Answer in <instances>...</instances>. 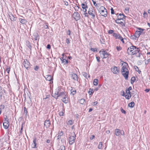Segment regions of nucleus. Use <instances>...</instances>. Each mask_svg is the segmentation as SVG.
Instances as JSON below:
<instances>
[{
    "label": "nucleus",
    "mask_w": 150,
    "mask_h": 150,
    "mask_svg": "<svg viewBox=\"0 0 150 150\" xmlns=\"http://www.w3.org/2000/svg\"><path fill=\"white\" fill-rule=\"evenodd\" d=\"M135 80V78L134 77H132L131 79V83H133Z\"/></svg>",
    "instance_id": "obj_43"
},
{
    "label": "nucleus",
    "mask_w": 150,
    "mask_h": 150,
    "mask_svg": "<svg viewBox=\"0 0 150 150\" xmlns=\"http://www.w3.org/2000/svg\"><path fill=\"white\" fill-rule=\"evenodd\" d=\"M96 59H97V61H98V62H100V58L99 57H96Z\"/></svg>",
    "instance_id": "obj_61"
},
{
    "label": "nucleus",
    "mask_w": 150,
    "mask_h": 150,
    "mask_svg": "<svg viewBox=\"0 0 150 150\" xmlns=\"http://www.w3.org/2000/svg\"><path fill=\"white\" fill-rule=\"evenodd\" d=\"M76 135L74 132L71 133L69 135V143L72 144L75 142L76 139Z\"/></svg>",
    "instance_id": "obj_4"
},
{
    "label": "nucleus",
    "mask_w": 150,
    "mask_h": 150,
    "mask_svg": "<svg viewBox=\"0 0 150 150\" xmlns=\"http://www.w3.org/2000/svg\"><path fill=\"white\" fill-rule=\"evenodd\" d=\"M93 2L94 5V6H95L96 7H97V4L96 3V2L95 1H93Z\"/></svg>",
    "instance_id": "obj_59"
},
{
    "label": "nucleus",
    "mask_w": 150,
    "mask_h": 150,
    "mask_svg": "<svg viewBox=\"0 0 150 150\" xmlns=\"http://www.w3.org/2000/svg\"><path fill=\"white\" fill-rule=\"evenodd\" d=\"M115 134L117 136H124V132L122 130L116 129L115 130Z\"/></svg>",
    "instance_id": "obj_7"
},
{
    "label": "nucleus",
    "mask_w": 150,
    "mask_h": 150,
    "mask_svg": "<svg viewBox=\"0 0 150 150\" xmlns=\"http://www.w3.org/2000/svg\"><path fill=\"white\" fill-rule=\"evenodd\" d=\"M63 132L62 131L58 133L57 136H56L55 138L58 140L60 139L63 136Z\"/></svg>",
    "instance_id": "obj_15"
},
{
    "label": "nucleus",
    "mask_w": 150,
    "mask_h": 150,
    "mask_svg": "<svg viewBox=\"0 0 150 150\" xmlns=\"http://www.w3.org/2000/svg\"><path fill=\"white\" fill-rule=\"evenodd\" d=\"M32 38L35 40L37 39L38 38V34L36 33H33V35L32 36Z\"/></svg>",
    "instance_id": "obj_20"
},
{
    "label": "nucleus",
    "mask_w": 150,
    "mask_h": 150,
    "mask_svg": "<svg viewBox=\"0 0 150 150\" xmlns=\"http://www.w3.org/2000/svg\"><path fill=\"white\" fill-rule=\"evenodd\" d=\"M64 111H62L59 112V115L60 116H63L64 115Z\"/></svg>",
    "instance_id": "obj_39"
},
{
    "label": "nucleus",
    "mask_w": 150,
    "mask_h": 150,
    "mask_svg": "<svg viewBox=\"0 0 150 150\" xmlns=\"http://www.w3.org/2000/svg\"><path fill=\"white\" fill-rule=\"evenodd\" d=\"M47 48L48 49H50V45H47Z\"/></svg>",
    "instance_id": "obj_62"
},
{
    "label": "nucleus",
    "mask_w": 150,
    "mask_h": 150,
    "mask_svg": "<svg viewBox=\"0 0 150 150\" xmlns=\"http://www.w3.org/2000/svg\"><path fill=\"white\" fill-rule=\"evenodd\" d=\"M89 14L92 16V18H94L95 17V11L92 8H89L88 11Z\"/></svg>",
    "instance_id": "obj_11"
},
{
    "label": "nucleus",
    "mask_w": 150,
    "mask_h": 150,
    "mask_svg": "<svg viewBox=\"0 0 150 150\" xmlns=\"http://www.w3.org/2000/svg\"><path fill=\"white\" fill-rule=\"evenodd\" d=\"M79 7L78 6H75V9L76 10L78 11V9H79Z\"/></svg>",
    "instance_id": "obj_57"
},
{
    "label": "nucleus",
    "mask_w": 150,
    "mask_h": 150,
    "mask_svg": "<svg viewBox=\"0 0 150 150\" xmlns=\"http://www.w3.org/2000/svg\"><path fill=\"white\" fill-rule=\"evenodd\" d=\"M121 92L122 95L125 96V93L123 91H122Z\"/></svg>",
    "instance_id": "obj_49"
},
{
    "label": "nucleus",
    "mask_w": 150,
    "mask_h": 150,
    "mask_svg": "<svg viewBox=\"0 0 150 150\" xmlns=\"http://www.w3.org/2000/svg\"><path fill=\"white\" fill-rule=\"evenodd\" d=\"M139 50L136 47L132 46L129 47L127 50V53L129 54L134 55L138 53Z\"/></svg>",
    "instance_id": "obj_1"
},
{
    "label": "nucleus",
    "mask_w": 150,
    "mask_h": 150,
    "mask_svg": "<svg viewBox=\"0 0 150 150\" xmlns=\"http://www.w3.org/2000/svg\"><path fill=\"white\" fill-rule=\"evenodd\" d=\"M2 91L1 87L0 86V97H1L2 96Z\"/></svg>",
    "instance_id": "obj_41"
},
{
    "label": "nucleus",
    "mask_w": 150,
    "mask_h": 150,
    "mask_svg": "<svg viewBox=\"0 0 150 150\" xmlns=\"http://www.w3.org/2000/svg\"><path fill=\"white\" fill-rule=\"evenodd\" d=\"M79 102L81 104H83L85 102V100L84 99H81L79 100Z\"/></svg>",
    "instance_id": "obj_35"
},
{
    "label": "nucleus",
    "mask_w": 150,
    "mask_h": 150,
    "mask_svg": "<svg viewBox=\"0 0 150 150\" xmlns=\"http://www.w3.org/2000/svg\"><path fill=\"white\" fill-rule=\"evenodd\" d=\"M24 67L26 69H27L29 67L30 63L27 59H25L23 63Z\"/></svg>",
    "instance_id": "obj_13"
},
{
    "label": "nucleus",
    "mask_w": 150,
    "mask_h": 150,
    "mask_svg": "<svg viewBox=\"0 0 150 150\" xmlns=\"http://www.w3.org/2000/svg\"><path fill=\"white\" fill-rule=\"evenodd\" d=\"M38 69V67L37 66H36L34 68V69L36 71Z\"/></svg>",
    "instance_id": "obj_53"
},
{
    "label": "nucleus",
    "mask_w": 150,
    "mask_h": 150,
    "mask_svg": "<svg viewBox=\"0 0 150 150\" xmlns=\"http://www.w3.org/2000/svg\"><path fill=\"white\" fill-rule=\"evenodd\" d=\"M121 64H122V67H125L126 68H128V65L125 62H124L123 61H121Z\"/></svg>",
    "instance_id": "obj_21"
},
{
    "label": "nucleus",
    "mask_w": 150,
    "mask_h": 150,
    "mask_svg": "<svg viewBox=\"0 0 150 150\" xmlns=\"http://www.w3.org/2000/svg\"><path fill=\"white\" fill-rule=\"evenodd\" d=\"M129 8H125V13H128L129 12Z\"/></svg>",
    "instance_id": "obj_42"
},
{
    "label": "nucleus",
    "mask_w": 150,
    "mask_h": 150,
    "mask_svg": "<svg viewBox=\"0 0 150 150\" xmlns=\"http://www.w3.org/2000/svg\"><path fill=\"white\" fill-rule=\"evenodd\" d=\"M134 105V103L133 102H132L129 104V106L131 108H133Z\"/></svg>",
    "instance_id": "obj_31"
},
{
    "label": "nucleus",
    "mask_w": 150,
    "mask_h": 150,
    "mask_svg": "<svg viewBox=\"0 0 150 150\" xmlns=\"http://www.w3.org/2000/svg\"><path fill=\"white\" fill-rule=\"evenodd\" d=\"M66 96L65 92H60L59 89H58L54 92V93L53 94V96L57 98L59 96L63 97L64 96Z\"/></svg>",
    "instance_id": "obj_2"
},
{
    "label": "nucleus",
    "mask_w": 150,
    "mask_h": 150,
    "mask_svg": "<svg viewBox=\"0 0 150 150\" xmlns=\"http://www.w3.org/2000/svg\"><path fill=\"white\" fill-rule=\"evenodd\" d=\"M111 11V13L112 14H114V11L113 9V8H111L110 9Z\"/></svg>",
    "instance_id": "obj_50"
},
{
    "label": "nucleus",
    "mask_w": 150,
    "mask_h": 150,
    "mask_svg": "<svg viewBox=\"0 0 150 150\" xmlns=\"http://www.w3.org/2000/svg\"><path fill=\"white\" fill-rule=\"evenodd\" d=\"M60 150H65V147L64 145H62L60 146L59 148Z\"/></svg>",
    "instance_id": "obj_36"
},
{
    "label": "nucleus",
    "mask_w": 150,
    "mask_h": 150,
    "mask_svg": "<svg viewBox=\"0 0 150 150\" xmlns=\"http://www.w3.org/2000/svg\"><path fill=\"white\" fill-rule=\"evenodd\" d=\"M121 111L122 113H123L124 114H125L126 113V111L123 109H121Z\"/></svg>",
    "instance_id": "obj_55"
},
{
    "label": "nucleus",
    "mask_w": 150,
    "mask_h": 150,
    "mask_svg": "<svg viewBox=\"0 0 150 150\" xmlns=\"http://www.w3.org/2000/svg\"><path fill=\"white\" fill-rule=\"evenodd\" d=\"M46 79L47 80L50 81L52 79V77L50 75H47Z\"/></svg>",
    "instance_id": "obj_32"
},
{
    "label": "nucleus",
    "mask_w": 150,
    "mask_h": 150,
    "mask_svg": "<svg viewBox=\"0 0 150 150\" xmlns=\"http://www.w3.org/2000/svg\"><path fill=\"white\" fill-rule=\"evenodd\" d=\"M61 60L63 62L64 64H67L68 62V61L65 59H63V57H62Z\"/></svg>",
    "instance_id": "obj_34"
},
{
    "label": "nucleus",
    "mask_w": 150,
    "mask_h": 150,
    "mask_svg": "<svg viewBox=\"0 0 150 150\" xmlns=\"http://www.w3.org/2000/svg\"><path fill=\"white\" fill-rule=\"evenodd\" d=\"M36 139L35 138L33 140V144H32V147L33 148H35L36 145Z\"/></svg>",
    "instance_id": "obj_18"
},
{
    "label": "nucleus",
    "mask_w": 150,
    "mask_h": 150,
    "mask_svg": "<svg viewBox=\"0 0 150 150\" xmlns=\"http://www.w3.org/2000/svg\"><path fill=\"white\" fill-rule=\"evenodd\" d=\"M73 17L76 21L79 20L80 18V14L78 12L74 13L73 15Z\"/></svg>",
    "instance_id": "obj_10"
},
{
    "label": "nucleus",
    "mask_w": 150,
    "mask_h": 150,
    "mask_svg": "<svg viewBox=\"0 0 150 150\" xmlns=\"http://www.w3.org/2000/svg\"><path fill=\"white\" fill-rule=\"evenodd\" d=\"M122 18L119 17L118 18L115 20V22L117 23H119L121 24L122 25H124V23L123 22V18H124L125 16L124 15H122Z\"/></svg>",
    "instance_id": "obj_8"
},
{
    "label": "nucleus",
    "mask_w": 150,
    "mask_h": 150,
    "mask_svg": "<svg viewBox=\"0 0 150 150\" xmlns=\"http://www.w3.org/2000/svg\"><path fill=\"white\" fill-rule=\"evenodd\" d=\"M113 35L114 36H115V38H116V39H118V38L119 37V36H120V35H118L116 33H113Z\"/></svg>",
    "instance_id": "obj_40"
},
{
    "label": "nucleus",
    "mask_w": 150,
    "mask_h": 150,
    "mask_svg": "<svg viewBox=\"0 0 150 150\" xmlns=\"http://www.w3.org/2000/svg\"><path fill=\"white\" fill-rule=\"evenodd\" d=\"M97 101L94 102L92 103L91 105H96L98 104Z\"/></svg>",
    "instance_id": "obj_45"
},
{
    "label": "nucleus",
    "mask_w": 150,
    "mask_h": 150,
    "mask_svg": "<svg viewBox=\"0 0 150 150\" xmlns=\"http://www.w3.org/2000/svg\"><path fill=\"white\" fill-rule=\"evenodd\" d=\"M71 88V89L70 90L71 93L72 94V95H74L75 94L76 92V90L74 88Z\"/></svg>",
    "instance_id": "obj_24"
},
{
    "label": "nucleus",
    "mask_w": 150,
    "mask_h": 150,
    "mask_svg": "<svg viewBox=\"0 0 150 150\" xmlns=\"http://www.w3.org/2000/svg\"><path fill=\"white\" fill-rule=\"evenodd\" d=\"M118 39L120 40L123 43H124V40L123 39L121 36H119Z\"/></svg>",
    "instance_id": "obj_37"
},
{
    "label": "nucleus",
    "mask_w": 150,
    "mask_h": 150,
    "mask_svg": "<svg viewBox=\"0 0 150 150\" xmlns=\"http://www.w3.org/2000/svg\"><path fill=\"white\" fill-rule=\"evenodd\" d=\"M91 51H92L95 52V51H96V48H91Z\"/></svg>",
    "instance_id": "obj_56"
},
{
    "label": "nucleus",
    "mask_w": 150,
    "mask_h": 150,
    "mask_svg": "<svg viewBox=\"0 0 150 150\" xmlns=\"http://www.w3.org/2000/svg\"><path fill=\"white\" fill-rule=\"evenodd\" d=\"M114 32V31L112 30H108V33L109 34H112Z\"/></svg>",
    "instance_id": "obj_48"
},
{
    "label": "nucleus",
    "mask_w": 150,
    "mask_h": 150,
    "mask_svg": "<svg viewBox=\"0 0 150 150\" xmlns=\"http://www.w3.org/2000/svg\"><path fill=\"white\" fill-rule=\"evenodd\" d=\"M71 77L75 80H77L78 79V76L77 75L75 74H71Z\"/></svg>",
    "instance_id": "obj_16"
},
{
    "label": "nucleus",
    "mask_w": 150,
    "mask_h": 150,
    "mask_svg": "<svg viewBox=\"0 0 150 150\" xmlns=\"http://www.w3.org/2000/svg\"><path fill=\"white\" fill-rule=\"evenodd\" d=\"M6 71H7V75H8L9 74V72L10 71V68H7L6 69Z\"/></svg>",
    "instance_id": "obj_46"
},
{
    "label": "nucleus",
    "mask_w": 150,
    "mask_h": 150,
    "mask_svg": "<svg viewBox=\"0 0 150 150\" xmlns=\"http://www.w3.org/2000/svg\"><path fill=\"white\" fill-rule=\"evenodd\" d=\"M26 45L31 50V47L30 45L29 42L28 41H26Z\"/></svg>",
    "instance_id": "obj_30"
},
{
    "label": "nucleus",
    "mask_w": 150,
    "mask_h": 150,
    "mask_svg": "<svg viewBox=\"0 0 150 150\" xmlns=\"http://www.w3.org/2000/svg\"><path fill=\"white\" fill-rule=\"evenodd\" d=\"M82 5V8L85 9V8H87V6L86 5L84 4H81Z\"/></svg>",
    "instance_id": "obj_38"
},
{
    "label": "nucleus",
    "mask_w": 150,
    "mask_h": 150,
    "mask_svg": "<svg viewBox=\"0 0 150 150\" xmlns=\"http://www.w3.org/2000/svg\"><path fill=\"white\" fill-rule=\"evenodd\" d=\"M111 70L113 73L115 74H117L119 71V69L116 67H114L112 68Z\"/></svg>",
    "instance_id": "obj_14"
},
{
    "label": "nucleus",
    "mask_w": 150,
    "mask_h": 150,
    "mask_svg": "<svg viewBox=\"0 0 150 150\" xmlns=\"http://www.w3.org/2000/svg\"><path fill=\"white\" fill-rule=\"evenodd\" d=\"M74 123V122L72 120H69L67 122V125H72Z\"/></svg>",
    "instance_id": "obj_33"
},
{
    "label": "nucleus",
    "mask_w": 150,
    "mask_h": 150,
    "mask_svg": "<svg viewBox=\"0 0 150 150\" xmlns=\"http://www.w3.org/2000/svg\"><path fill=\"white\" fill-rule=\"evenodd\" d=\"M67 35H70V33H71V31L70 30H68V31H67Z\"/></svg>",
    "instance_id": "obj_54"
},
{
    "label": "nucleus",
    "mask_w": 150,
    "mask_h": 150,
    "mask_svg": "<svg viewBox=\"0 0 150 150\" xmlns=\"http://www.w3.org/2000/svg\"><path fill=\"white\" fill-rule=\"evenodd\" d=\"M122 74L126 79H127L128 77L129 71L125 67H122L121 69Z\"/></svg>",
    "instance_id": "obj_3"
},
{
    "label": "nucleus",
    "mask_w": 150,
    "mask_h": 150,
    "mask_svg": "<svg viewBox=\"0 0 150 150\" xmlns=\"http://www.w3.org/2000/svg\"><path fill=\"white\" fill-rule=\"evenodd\" d=\"M99 12L101 16L106 17L107 16V11L105 8L103 6H101L98 9Z\"/></svg>",
    "instance_id": "obj_5"
},
{
    "label": "nucleus",
    "mask_w": 150,
    "mask_h": 150,
    "mask_svg": "<svg viewBox=\"0 0 150 150\" xmlns=\"http://www.w3.org/2000/svg\"><path fill=\"white\" fill-rule=\"evenodd\" d=\"M64 4L66 6H68V3L67 1H64Z\"/></svg>",
    "instance_id": "obj_51"
},
{
    "label": "nucleus",
    "mask_w": 150,
    "mask_h": 150,
    "mask_svg": "<svg viewBox=\"0 0 150 150\" xmlns=\"http://www.w3.org/2000/svg\"><path fill=\"white\" fill-rule=\"evenodd\" d=\"M134 69H135V70H136V71H138V72L139 73L141 72L140 71H139V69H138V68L137 67V66L135 67Z\"/></svg>",
    "instance_id": "obj_44"
},
{
    "label": "nucleus",
    "mask_w": 150,
    "mask_h": 150,
    "mask_svg": "<svg viewBox=\"0 0 150 150\" xmlns=\"http://www.w3.org/2000/svg\"><path fill=\"white\" fill-rule=\"evenodd\" d=\"M102 143L101 142H100L98 146V148L99 149H103L102 147Z\"/></svg>",
    "instance_id": "obj_29"
},
{
    "label": "nucleus",
    "mask_w": 150,
    "mask_h": 150,
    "mask_svg": "<svg viewBox=\"0 0 150 150\" xmlns=\"http://www.w3.org/2000/svg\"><path fill=\"white\" fill-rule=\"evenodd\" d=\"M94 92V90L91 88H90L88 91V93L90 95H92Z\"/></svg>",
    "instance_id": "obj_25"
},
{
    "label": "nucleus",
    "mask_w": 150,
    "mask_h": 150,
    "mask_svg": "<svg viewBox=\"0 0 150 150\" xmlns=\"http://www.w3.org/2000/svg\"><path fill=\"white\" fill-rule=\"evenodd\" d=\"M140 33V32L136 31L134 34V37H135L137 38H138L139 37L140 35L142 34Z\"/></svg>",
    "instance_id": "obj_23"
},
{
    "label": "nucleus",
    "mask_w": 150,
    "mask_h": 150,
    "mask_svg": "<svg viewBox=\"0 0 150 150\" xmlns=\"http://www.w3.org/2000/svg\"><path fill=\"white\" fill-rule=\"evenodd\" d=\"M132 89V88L131 86L129 87V88H128L127 90H126V91H129Z\"/></svg>",
    "instance_id": "obj_52"
},
{
    "label": "nucleus",
    "mask_w": 150,
    "mask_h": 150,
    "mask_svg": "<svg viewBox=\"0 0 150 150\" xmlns=\"http://www.w3.org/2000/svg\"><path fill=\"white\" fill-rule=\"evenodd\" d=\"M50 124V122L48 120H46L45 122L44 125L46 127H49Z\"/></svg>",
    "instance_id": "obj_17"
},
{
    "label": "nucleus",
    "mask_w": 150,
    "mask_h": 150,
    "mask_svg": "<svg viewBox=\"0 0 150 150\" xmlns=\"http://www.w3.org/2000/svg\"><path fill=\"white\" fill-rule=\"evenodd\" d=\"M94 137H95L94 135H91L90 137V139L91 140H92L93 139Z\"/></svg>",
    "instance_id": "obj_60"
},
{
    "label": "nucleus",
    "mask_w": 150,
    "mask_h": 150,
    "mask_svg": "<svg viewBox=\"0 0 150 150\" xmlns=\"http://www.w3.org/2000/svg\"><path fill=\"white\" fill-rule=\"evenodd\" d=\"M143 15L144 18H146L147 16V14L145 12L143 14Z\"/></svg>",
    "instance_id": "obj_47"
},
{
    "label": "nucleus",
    "mask_w": 150,
    "mask_h": 150,
    "mask_svg": "<svg viewBox=\"0 0 150 150\" xmlns=\"http://www.w3.org/2000/svg\"><path fill=\"white\" fill-rule=\"evenodd\" d=\"M19 20L20 22L22 24H25L26 22V20L25 19L19 18Z\"/></svg>",
    "instance_id": "obj_19"
},
{
    "label": "nucleus",
    "mask_w": 150,
    "mask_h": 150,
    "mask_svg": "<svg viewBox=\"0 0 150 150\" xmlns=\"http://www.w3.org/2000/svg\"><path fill=\"white\" fill-rule=\"evenodd\" d=\"M66 98L67 96H66L62 99V101L65 103H67L68 102V100L67 99H66Z\"/></svg>",
    "instance_id": "obj_27"
},
{
    "label": "nucleus",
    "mask_w": 150,
    "mask_h": 150,
    "mask_svg": "<svg viewBox=\"0 0 150 150\" xmlns=\"http://www.w3.org/2000/svg\"><path fill=\"white\" fill-rule=\"evenodd\" d=\"M93 85L95 86H97L98 84V80L97 79H95L93 81Z\"/></svg>",
    "instance_id": "obj_26"
},
{
    "label": "nucleus",
    "mask_w": 150,
    "mask_h": 150,
    "mask_svg": "<svg viewBox=\"0 0 150 150\" xmlns=\"http://www.w3.org/2000/svg\"><path fill=\"white\" fill-rule=\"evenodd\" d=\"M99 53L100 57L102 58H106L109 54L108 52L103 49L99 52Z\"/></svg>",
    "instance_id": "obj_6"
},
{
    "label": "nucleus",
    "mask_w": 150,
    "mask_h": 150,
    "mask_svg": "<svg viewBox=\"0 0 150 150\" xmlns=\"http://www.w3.org/2000/svg\"><path fill=\"white\" fill-rule=\"evenodd\" d=\"M149 91V89H146L145 90V91H146V92H148Z\"/></svg>",
    "instance_id": "obj_64"
},
{
    "label": "nucleus",
    "mask_w": 150,
    "mask_h": 150,
    "mask_svg": "<svg viewBox=\"0 0 150 150\" xmlns=\"http://www.w3.org/2000/svg\"><path fill=\"white\" fill-rule=\"evenodd\" d=\"M110 132V131L109 130H107L106 131V133L108 134H109Z\"/></svg>",
    "instance_id": "obj_63"
},
{
    "label": "nucleus",
    "mask_w": 150,
    "mask_h": 150,
    "mask_svg": "<svg viewBox=\"0 0 150 150\" xmlns=\"http://www.w3.org/2000/svg\"><path fill=\"white\" fill-rule=\"evenodd\" d=\"M125 97L127 99H129L131 97V95L130 91H126L125 93Z\"/></svg>",
    "instance_id": "obj_12"
},
{
    "label": "nucleus",
    "mask_w": 150,
    "mask_h": 150,
    "mask_svg": "<svg viewBox=\"0 0 150 150\" xmlns=\"http://www.w3.org/2000/svg\"><path fill=\"white\" fill-rule=\"evenodd\" d=\"M4 127L5 129H7L9 126V122L8 121V119L7 118V117L6 116L5 118V120L3 123Z\"/></svg>",
    "instance_id": "obj_9"
},
{
    "label": "nucleus",
    "mask_w": 150,
    "mask_h": 150,
    "mask_svg": "<svg viewBox=\"0 0 150 150\" xmlns=\"http://www.w3.org/2000/svg\"><path fill=\"white\" fill-rule=\"evenodd\" d=\"M137 29L138 30H137V31L140 32V33L141 34H143V31L144 30V29L139 28H137Z\"/></svg>",
    "instance_id": "obj_28"
},
{
    "label": "nucleus",
    "mask_w": 150,
    "mask_h": 150,
    "mask_svg": "<svg viewBox=\"0 0 150 150\" xmlns=\"http://www.w3.org/2000/svg\"><path fill=\"white\" fill-rule=\"evenodd\" d=\"M66 42L67 44H69L70 43L69 40L68 38H67L66 39Z\"/></svg>",
    "instance_id": "obj_58"
},
{
    "label": "nucleus",
    "mask_w": 150,
    "mask_h": 150,
    "mask_svg": "<svg viewBox=\"0 0 150 150\" xmlns=\"http://www.w3.org/2000/svg\"><path fill=\"white\" fill-rule=\"evenodd\" d=\"M9 16L10 19L11 21H14L15 20L14 17L11 13L10 14Z\"/></svg>",
    "instance_id": "obj_22"
}]
</instances>
